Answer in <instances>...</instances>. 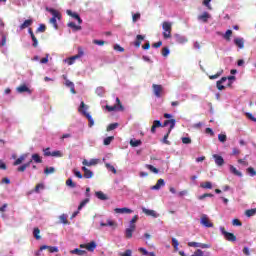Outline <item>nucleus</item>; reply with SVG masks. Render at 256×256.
Returning <instances> with one entry per match:
<instances>
[{
	"label": "nucleus",
	"mask_w": 256,
	"mask_h": 256,
	"mask_svg": "<svg viewBox=\"0 0 256 256\" xmlns=\"http://www.w3.org/2000/svg\"><path fill=\"white\" fill-rule=\"evenodd\" d=\"M114 213L120 214V215H124V214L131 215V213H133V210L130 209V208H126V207H124V208H115Z\"/></svg>",
	"instance_id": "10"
},
{
	"label": "nucleus",
	"mask_w": 256,
	"mask_h": 256,
	"mask_svg": "<svg viewBox=\"0 0 256 256\" xmlns=\"http://www.w3.org/2000/svg\"><path fill=\"white\" fill-rule=\"evenodd\" d=\"M31 161H34V163H43V159L39 154H33Z\"/></svg>",
	"instance_id": "34"
},
{
	"label": "nucleus",
	"mask_w": 256,
	"mask_h": 256,
	"mask_svg": "<svg viewBox=\"0 0 256 256\" xmlns=\"http://www.w3.org/2000/svg\"><path fill=\"white\" fill-rule=\"evenodd\" d=\"M70 253H71V255L83 256V255H86L87 251L81 250V249H79V248H76V249H74V250H71Z\"/></svg>",
	"instance_id": "30"
},
{
	"label": "nucleus",
	"mask_w": 256,
	"mask_h": 256,
	"mask_svg": "<svg viewBox=\"0 0 256 256\" xmlns=\"http://www.w3.org/2000/svg\"><path fill=\"white\" fill-rule=\"evenodd\" d=\"M255 213H256L255 209H249V210H246L245 215L247 217H253V215H255Z\"/></svg>",
	"instance_id": "55"
},
{
	"label": "nucleus",
	"mask_w": 256,
	"mask_h": 256,
	"mask_svg": "<svg viewBox=\"0 0 256 256\" xmlns=\"http://www.w3.org/2000/svg\"><path fill=\"white\" fill-rule=\"evenodd\" d=\"M16 91L18 93H28V95H31L33 93V91H31V89H29V87H27L25 84L18 86L16 88Z\"/></svg>",
	"instance_id": "12"
},
{
	"label": "nucleus",
	"mask_w": 256,
	"mask_h": 256,
	"mask_svg": "<svg viewBox=\"0 0 256 256\" xmlns=\"http://www.w3.org/2000/svg\"><path fill=\"white\" fill-rule=\"evenodd\" d=\"M136 221H139V216L138 215L133 216V218L130 221V227H136V225H135Z\"/></svg>",
	"instance_id": "51"
},
{
	"label": "nucleus",
	"mask_w": 256,
	"mask_h": 256,
	"mask_svg": "<svg viewBox=\"0 0 256 256\" xmlns=\"http://www.w3.org/2000/svg\"><path fill=\"white\" fill-rule=\"evenodd\" d=\"M27 159V154H22L19 158L16 159V161L13 163L14 167H17V165H21L23 161Z\"/></svg>",
	"instance_id": "27"
},
{
	"label": "nucleus",
	"mask_w": 256,
	"mask_h": 256,
	"mask_svg": "<svg viewBox=\"0 0 256 256\" xmlns=\"http://www.w3.org/2000/svg\"><path fill=\"white\" fill-rule=\"evenodd\" d=\"M175 40H176V43H179L180 45H184V43H187L188 41L185 36H181L179 34L175 36Z\"/></svg>",
	"instance_id": "26"
},
{
	"label": "nucleus",
	"mask_w": 256,
	"mask_h": 256,
	"mask_svg": "<svg viewBox=\"0 0 256 256\" xmlns=\"http://www.w3.org/2000/svg\"><path fill=\"white\" fill-rule=\"evenodd\" d=\"M68 27H70V29H73V31H81V26L80 25H76L75 22H69Z\"/></svg>",
	"instance_id": "33"
},
{
	"label": "nucleus",
	"mask_w": 256,
	"mask_h": 256,
	"mask_svg": "<svg viewBox=\"0 0 256 256\" xmlns=\"http://www.w3.org/2000/svg\"><path fill=\"white\" fill-rule=\"evenodd\" d=\"M230 172H232L233 175H236V177H243V174L239 172V170H237V168H235L233 165H230Z\"/></svg>",
	"instance_id": "32"
},
{
	"label": "nucleus",
	"mask_w": 256,
	"mask_h": 256,
	"mask_svg": "<svg viewBox=\"0 0 256 256\" xmlns=\"http://www.w3.org/2000/svg\"><path fill=\"white\" fill-rule=\"evenodd\" d=\"M98 163H99V159H91L90 161H88L87 159H84L82 161V165H84V167H93Z\"/></svg>",
	"instance_id": "13"
},
{
	"label": "nucleus",
	"mask_w": 256,
	"mask_h": 256,
	"mask_svg": "<svg viewBox=\"0 0 256 256\" xmlns=\"http://www.w3.org/2000/svg\"><path fill=\"white\" fill-rule=\"evenodd\" d=\"M87 203H89V198H85L82 202H80V204L78 206V211H81V209H83V207H85V205H87Z\"/></svg>",
	"instance_id": "43"
},
{
	"label": "nucleus",
	"mask_w": 256,
	"mask_h": 256,
	"mask_svg": "<svg viewBox=\"0 0 256 256\" xmlns=\"http://www.w3.org/2000/svg\"><path fill=\"white\" fill-rule=\"evenodd\" d=\"M172 245L176 251L179 249V241L176 238H172Z\"/></svg>",
	"instance_id": "56"
},
{
	"label": "nucleus",
	"mask_w": 256,
	"mask_h": 256,
	"mask_svg": "<svg viewBox=\"0 0 256 256\" xmlns=\"http://www.w3.org/2000/svg\"><path fill=\"white\" fill-rule=\"evenodd\" d=\"M45 249H48L49 253H59V248L57 246L43 245L40 247V251H45Z\"/></svg>",
	"instance_id": "14"
},
{
	"label": "nucleus",
	"mask_w": 256,
	"mask_h": 256,
	"mask_svg": "<svg viewBox=\"0 0 256 256\" xmlns=\"http://www.w3.org/2000/svg\"><path fill=\"white\" fill-rule=\"evenodd\" d=\"M50 23L53 25L54 29H59V25H57V18H51Z\"/></svg>",
	"instance_id": "59"
},
{
	"label": "nucleus",
	"mask_w": 256,
	"mask_h": 256,
	"mask_svg": "<svg viewBox=\"0 0 256 256\" xmlns=\"http://www.w3.org/2000/svg\"><path fill=\"white\" fill-rule=\"evenodd\" d=\"M114 225H115V222L112 220H107V223L105 222L100 223L101 227H114Z\"/></svg>",
	"instance_id": "36"
},
{
	"label": "nucleus",
	"mask_w": 256,
	"mask_h": 256,
	"mask_svg": "<svg viewBox=\"0 0 256 256\" xmlns=\"http://www.w3.org/2000/svg\"><path fill=\"white\" fill-rule=\"evenodd\" d=\"M40 189H45V185H43V184H37L36 186H35V189H34V191H35V193H39V190Z\"/></svg>",
	"instance_id": "61"
},
{
	"label": "nucleus",
	"mask_w": 256,
	"mask_h": 256,
	"mask_svg": "<svg viewBox=\"0 0 256 256\" xmlns=\"http://www.w3.org/2000/svg\"><path fill=\"white\" fill-rule=\"evenodd\" d=\"M173 24L171 22H163L162 29H163V37L164 39H171V31L173 30Z\"/></svg>",
	"instance_id": "2"
},
{
	"label": "nucleus",
	"mask_w": 256,
	"mask_h": 256,
	"mask_svg": "<svg viewBox=\"0 0 256 256\" xmlns=\"http://www.w3.org/2000/svg\"><path fill=\"white\" fill-rule=\"evenodd\" d=\"M161 187H165V180L163 178L158 179L156 185L152 186V191H159Z\"/></svg>",
	"instance_id": "16"
},
{
	"label": "nucleus",
	"mask_w": 256,
	"mask_h": 256,
	"mask_svg": "<svg viewBox=\"0 0 256 256\" xmlns=\"http://www.w3.org/2000/svg\"><path fill=\"white\" fill-rule=\"evenodd\" d=\"M207 197H213V194H211V193H205V194L199 196L198 199H199L200 201H203V199H205V198H207Z\"/></svg>",
	"instance_id": "62"
},
{
	"label": "nucleus",
	"mask_w": 256,
	"mask_h": 256,
	"mask_svg": "<svg viewBox=\"0 0 256 256\" xmlns=\"http://www.w3.org/2000/svg\"><path fill=\"white\" fill-rule=\"evenodd\" d=\"M119 127V123H112L107 126V131H114V129H117Z\"/></svg>",
	"instance_id": "44"
},
{
	"label": "nucleus",
	"mask_w": 256,
	"mask_h": 256,
	"mask_svg": "<svg viewBox=\"0 0 256 256\" xmlns=\"http://www.w3.org/2000/svg\"><path fill=\"white\" fill-rule=\"evenodd\" d=\"M59 219L63 223V225H69V220L67 219V214L60 215Z\"/></svg>",
	"instance_id": "38"
},
{
	"label": "nucleus",
	"mask_w": 256,
	"mask_h": 256,
	"mask_svg": "<svg viewBox=\"0 0 256 256\" xmlns=\"http://www.w3.org/2000/svg\"><path fill=\"white\" fill-rule=\"evenodd\" d=\"M231 35H233V30H227L223 37L225 40L231 41Z\"/></svg>",
	"instance_id": "40"
},
{
	"label": "nucleus",
	"mask_w": 256,
	"mask_h": 256,
	"mask_svg": "<svg viewBox=\"0 0 256 256\" xmlns=\"http://www.w3.org/2000/svg\"><path fill=\"white\" fill-rule=\"evenodd\" d=\"M106 168L109 170V171H112L114 173V175H117V169H115V167L109 163H106Z\"/></svg>",
	"instance_id": "50"
},
{
	"label": "nucleus",
	"mask_w": 256,
	"mask_h": 256,
	"mask_svg": "<svg viewBox=\"0 0 256 256\" xmlns=\"http://www.w3.org/2000/svg\"><path fill=\"white\" fill-rule=\"evenodd\" d=\"M234 44L239 49H244V47H245V39H243V38H235L234 39Z\"/></svg>",
	"instance_id": "24"
},
{
	"label": "nucleus",
	"mask_w": 256,
	"mask_h": 256,
	"mask_svg": "<svg viewBox=\"0 0 256 256\" xmlns=\"http://www.w3.org/2000/svg\"><path fill=\"white\" fill-rule=\"evenodd\" d=\"M66 13H67V15H69V17H72L73 19H76L78 21L79 25H81L83 23V19H81V16H79V14H77V12L67 10Z\"/></svg>",
	"instance_id": "11"
},
{
	"label": "nucleus",
	"mask_w": 256,
	"mask_h": 256,
	"mask_svg": "<svg viewBox=\"0 0 256 256\" xmlns=\"http://www.w3.org/2000/svg\"><path fill=\"white\" fill-rule=\"evenodd\" d=\"M146 169H149V171H152V173H159V169L155 168L153 165L151 164H146Z\"/></svg>",
	"instance_id": "42"
},
{
	"label": "nucleus",
	"mask_w": 256,
	"mask_h": 256,
	"mask_svg": "<svg viewBox=\"0 0 256 256\" xmlns=\"http://www.w3.org/2000/svg\"><path fill=\"white\" fill-rule=\"evenodd\" d=\"M188 247L200 248V249H211V244H203L199 242H188Z\"/></svg>",
	"instance_id": "6"
},
{
	"label": "nucleus",
	"mask_w": 256,
	"mask_h": 256,
	"mask_svg": "<svg viewBox=\"0 0 256 256\" xmlns=\"http://www.w3.org/2000/svg\"><path fill=\"white\" fill-rule=\"evenodd\" d=\"M159 127H163V124H161V121L160 120H154L153 125H152L151 130H150L151 133H153V134L157 133V129Z\"/></svg>",
	"instance_id": "22"
},
{
	"label": "nucleus",
	"mask_w": 256,
	"mask_h": 256,
	"mask_svg": "<svg viewBox=\"0 0 256 256\" xmlns=\"http://www.w3.org/2000/svg\"><path fill=\"white\" fill-rule=\"evenodd\" d=\"M139 19H141V13H135L132 15V21L133 23H137V21H139Z\"/></svg>",
	"instance_id": "49"
},
{
	"label": "nucleus",
	"mask_w": 256,
	"mask_h": 256,
	"mask_svg": "<svg viewBox=\"0 0 256 256\" xmlns=\"http://www.w3.org/2000/svg\"><path fill=\"white\" fill-rule=\"evenodd\" d=\"M45 175H50L51 173H55V168L54 167H47L44 170Z\"/></svg>",
	"instance_id": "53"
},
{
	"label": "nucleus",
	"mask_w": 256,
	"mask_h": 256,
	"mask_svg": "<svg viewBox=\"0 0 256 256\" xmlns=\"http://www.w3.org/2000/svg\"><path fill=\"white\" fill-rule=\"evenodd\" d=\"M120 256H133V251H131V249H127L124 253H121Z\"/></svg>",
	"instance_id": "60"
},
{
	"label": "nucleus",
	"mask_w": 256,
	"mask_h": 256,
	"mask_svg": "<svg viewBox=\"0 0 256 256\" xmlns=\"http://www.w3.org/2000/svg\"><path fill=\"white\" fill-rule=\"evenodd\" d=\"M142 143L143 142L141 140H135V139L130 140L131 147H139V145H141Z\"/></svg>",
	"instance_id": "37"
},
{
	"label": "nucleus",
	"mask_w": 256,
	"mask_h": 256,
	"mask_svg": "<svg viewBox=\"0 0 256 256\" xmlns=\"http://www.w3.org/2000/svg\"><path fill=\"white\" fill-rule=\"evenodd\" d=\"M152 89L155 97H157L158 99L161 98V95L163 93V86L159 84H153Z\"/></svg>",
	"instance_id": "7"
},
{
	"label": "nucleus",
	"mask_w": 256,
	"mask_h": 256,
	"mask_svg": "<svg viewBox=\"0 0 256 256\" xmlns=\"http://www.w3.org/2000/svg\"><path fill=\"white\" fill-rule=\"evenodd\" d=\"M46 29L47 26H45V24H40V26L36 30V33H45Z\"/></svg>",
	"instance_id": "47"
},
{
	"label": "nucleus",
	"mask_w": 256,
	"mask_h": 256,
	"mask_svg": "<svg viewBox=\"0 0 256 256\" xmlns=\"http://www.w3.org/2000/svg\"><path fill=\"white\" fill-rule=\"evenodd\" d=\"M182 143H184V145H189V144H191V138H189V137H183V138H182Z\"/></svg>",
	"instance_id": "64"
},
{
	"label": "nucleus",
	"mask_w": 256,
	"mask_h": 256,
	"mask_svg": "<svg viewBox=\"0 0 256 256\" xmlns=\"http://www.w3.org/2000/svg\"><path fill=\"white\" fill-rule=\"evenodd\" d=\"M167 125H170L168 131L169 133H171V131L175 129V119L165 120L164 123L162 124V127H167Z\"/></svg>",
	"instance_id": "17"
},
{
	"label": "nucleus",
	"mask_w": 256,
	"mask_h": 256,
	"mask_svg": "<svg viewBox=\"0 0 256 256\" xmlns=\"http://www.w3.org/2000/svg\"><path fill=\"white\" fill-rule=\"evenodd\" d=\"M171 134V132H168L164 135L162 143H164L165 145H171V142L167 139H169V135Z\"/></svg>",
	"instance_id": "39"
},
{
	"label": "nucleus",
	"mask_w": 256,
	"mask_h": 256,
	"mask_svg": "<svg viewBox=\"0 0 256 256\" xmlns=\"http://www.w3.org/2000/svg\"><path fill=\"white\" fill-rule=\"evenodd\" d=\"M7 45V35L5 33L0 34V46L5 47Z\"/></svg>",
	"instance_id": "31"
},
{
	"label": "nucleus",
	"mask_w": 256,
	"mask_h": 256,
	"mask_svg": "<svg viewBox=\"0 0 256 256\" xmlns=\"http://www.w3.org/2000/svg\"><path fill=\"white\" fill-rule=\"evenodd\" d=\"M50 157H63V152L59 151V150L53 151V152H51Z\"/></svg>",
	"instance_id": "48"
},
{
	"label": "nucleus",
	"mask_w": 256,
	"mask_h": 256,
	"mask_svg": "<svg viewBox=\"0 0 256 256\" xmlns=\"http://www.w3.org/2000/svg\"><path fill=\"white\" fill-rule=\"evenodd\" d=\"M87 109H89V106L85 105V102L82 101L78 108V111L79 113H82V115H84L86 119H88L89 127H93L95 125V121L93 120V117L91 116V114L87 112Z\"/></svg>",
	"instance_id": "1"
},
{
	"label": "nucleus",
	"mask_w": 256,
	"mask_h": 256,
	"mask_svg": "<svg viewBox=\"0 0 256 256\" xmlns=\"http://www.w3.org/2000/svg\"><path fill=\"white\" fill-rule=\"evenodd\" d=\"M64 81H65V85L66 87L70 88V91L73 95L77 94V91H75V84L73 82H71L69 79H67V75H63L62 76Z\"/></svg>",
	"instance_id": "8"
},
{
	"label": "nucleus",
	"mask_w": 256,
	"mask_h": 256,
	"mask_svg": "<svg viewBox=\"0 0 256 256\" xmlns=\"http://www.w3.org/2000/svg\"><path fill=\"white\" fill-rule=\"evenodd\" d=\"M31 25H33V20L32 19H28L25 20L21 25H20V29H27V27H31Z\"/></svg>",
	"instance_id": "29"
},
{
	"label": "nucleus",
	"mask_w": 256,
	"mask_h": 256,
	"mask_svg": "<svg viewBox=\"0 0 256 256\" xmlns=\"http://www.w3.org/2000/svg\"><path fill=\"white\" fill-rule=\"evenodd\" d=\"M66 185H67L68 187H71L72 189H74V187H77V184H75V183L73 182V179H71V178H69V179L66 180Z\"/></svg>",
	"instance_id": "46"
},
{
	"label": "nucleus",
	"mask_w": 256,
	"mask_h": 256,
	"mask_svg": "<svg viewBox=\"0 0 256 256\" xmlns=\"http://www.w3.org/2000/svg\"><path fill=\"white\" fill-rule=\"evenodd\" d=\"M107 111L110 113L112 111H125V107H123V104L121 103V99L118 97L116 98V104L114 106L106 105Z\"/></svg>",
	"instance_id": "3"
},
{
	"label": "nucleus",
	"mask_w": 256,
	"mask_h": 256,
	"mask_svg": "<svg viewBox=\"0 0 256 256\" xmlns=\"http://www.w3.org/2000/svg\"><path fill=\"white\" fill-rule=\"evenodd\" d=\"M213 158L215 159V163L216 165H218V167H223V165H225V160L223 159V156L214 154Z\"/></svg>",
	"instance_id": "19"
},
{
	"label": "nucleus",
	"mask_w": 256,
	"mask_h": 256,
	"mask_svg": "<svg viewBox=\"0 0 256 256\" xmlns=\"http://www.w3.org/2000/svg\"><path fill=\"white\" fill-rule=\"evenodd\" d=\"M95 195H96L97 199H100V201H107V199H109L107 197V195L105 193H103L102 191L95 192Z\"/></svg>",
	"instance_id": "28"
},
{
	"label": "nucleus",
	"mask_w": 256,
	"mask_h": 256,
	"mask_svg": "<svg viewBox=\"0 0 256 256\" xmlns=\"http://www.w3.org/2000/svg\"><path fill=\"white\" fill-rule=\"evenodd\" d=\"M82 171L84 172L85 179H93V171L89 170L86 166L82 167Z\"/></svg>",
	"instance_id": "23"
},
{
	"label": "nucleus",
	"mask_w": 256,
	"mask_h": 256,
	"mask_svg": "<svg viewBox=\"0 0 256 256\" xmlns=\"http://www.w3.org/2000/svg\"><path fill=\"white\" fill-rule=\"evenodd\" d=\"M247 173H249L250 177H255V175H256L255 168H253V167L247 168Z\"/></svg>",
	"instance_id": "52"
},
{
	"label": "nucleus",
	"mask_w": 256,
	"mask_h": 256,
	"mask_svg": "<svg viewBox=\"0 0 256 256\" xmlns=\"http://www.w3.org/2000/svg\"><path fill=\"white\" fill-rule=\"evenodd\" d=\"M136 227L137 226H129V228L125 230L126 239H131L133 237V233L135 232Z\"/></svg>",
	"instance_id": "20"
},
{
	"label": "nucleus",
	"mask_w": 256,
	"mask_h": 256,
	"mask_svg": "<svg viewBox=\"0 0 256 256\" xmlns=\"http://www.w3.org/2000/svg\"><path fill=\"white\" fill-rule=\"evenodd\" d=\"M143 41H145V36L138 34L136 36V40L133 43L134 47H136V49H139V47H141V42Z\"/></svg>",
	"instance_id": "18"
},
{
	"label": "nucleus",
	"mask_w": 256,
	"mask_h": 256,
	"mask_svg": "<svg viewBox=\"0 0 256 256\" xmlns=\"http://www.w3.org/2000/svg\"><path fill=\"white\" fill-rule=\"evenodd\" d=\"M218 141H220V143H225V141H227V135L219 134L218 135Z\"/></svg>",
	"instance_id": "54"
},
{
	"label": "nucleus",
	"mask_w": 256,
	"mask_h": 256,
	"mask_svg": "<svg viewBox=\"0 0 256 256\" xmlns=\"http://www.w3.org/2000/svg\"><path fill=\"white\" fill-rule=\"evenodd\" d=\"M142 213H145L148 217H154V219H157L159 217V214L155 212V210H149L145 207L142 208Z\"/></svg>",
	"instance_id": "15"
},
{
	"label": "nucleus",
	"mask_w": 256,
	"mask_h": 256,
	"mask_svg": "<svg viewBox=\"0 0 256 256\" xmlns=\"http://www.w3.org/2000/svg\"><path fill=\"white\" fill-rule=\"evenodd\" d=\"M47 11L51 13L52 18L61 20V13L53 8H47Z\"/></svg>",
	"instance_id": "25"
},
{
	"label": "nucleus",
	"mask_w": 256,
	"mask_h": 256,
	"mask_svg": "<svg viewBox=\"0 0 256 256\" xmlns=\"http://www.w3.org/2000/svg\"><path fill=\"white\" fill-rule=\"evenodd\" d=\"M201 225L207 228L213 227V222L209 220V217H207L206 214H203L200 220Z\"/></svg>",
	"instance_id": "9"
},
{
	"label": "nucleus",
	"mask_w": 256,
	"mask_h": 256,
	"mask_svg": "<svg viewBox=\"0 0 256 256\" xmlns=\"http://www.w3.org/2000/svg\"><path fill=\"white\" fill-rule=\"evenodd\" d=\"M80 249H87V251L93 253V251L97 249V243L95 241H91L87 244H80Z\"/></svg>",
	"instance_id": "5"
},
{
	"label": "nucleus",
	"mask_w": 256,
	"mask_h": 256,
	"mask_svg": "<svg viewBox=\"0 0 256 256\" xmlns=\"http://www.w3.org/2000/svg\"><path fill=\"white\" fill-rule=\"evenodd\" d=\"M40 233H41V230L39 228H34L33 235L35 239L37 240L41 239Z\"/></svg>",
	"instance_id": "45"
},
{
	"label": "nucleus",
	"mask_w": 256,
	"mask_h": 256,
	"mask_svg": "<svg viewBox=\"0 0 256 256\" xmlns=\"http://www.w3.org/2000/svg\"><path fill=\"white\" fill-rule=\"evenodd\" d=\"M202 189H213V184L211 182H203L200 184Z\"/></svg>",
	"instance_id": "35"
},
{
	"label": "nucleus",
	"mask_w": 256,
	"mask_h": 256,
	"mask_svg": "<svg viewBox=\"0 0 256 256\" xmlns=\"http://www.w3.org/2000/svg\"><path fill=\"white\" fill-rule=\"evenodd\" d=\"M232 225H234V227H241L243 225V223H241V220H239V219H234L232 221Z\"/></svg>",
	"instance_id": "57"
},
{
	"label": "nucleus",
	"mask_w": 256,
	"mask_h": 256,
	"mask_svg": "<svg viewBox=\"0 0 256 256\" xmlns=\"http://www.w3.org/2000/svg\"><path fill=\"white\" fill-rule=\"evenodd\" d=\"M115 139V136H109L104 139L103 145H111V142Z\"/></svg>",
	"instance_id": "41"
},
{
	"label": "nucleus",
	"mask_w": 256,
	"mask_h": 256,
	"mask_svg": "<svg viewBox=\"0 0 256 256\" xmlns=\"http://www.w3.org/2000/svg\"><path fill=\"white\" fill-rule=\"evenodd\" d=\"M220 231L226 241H230L231 243H235V241H237V236H235V234L231 232H227V230H225V227H220Z\"/></svg>",
	"instance_id": "4"
},
{
	"label": "nucleus",
	"mask_w": 256,
	"mask_h": 256,
	"mask_svg": "<svg viewBox=\"0 0 256 256\" xmlns=\"http://www.w3.org/2000/svg\"><path fill=\"white\" fill-rule=\"evenodd\" d=\"M246 117L247 119H249L250 121H253L254 123H256V118L255 116H253V114L249 113V112H246Z\"/></svg>",
	"instance_id": "58"
},
{
	"label": "nucleus",
	"mask_w": 256,
	"mask_h": 256,
	"mask_svg": "<svg viewBox=\"0 0 256 256\" xmlns=\"http://www.w3.org/2000/svg\"><path fill=\"white\" fill-rule=\"evenodd\" d=\"M209 19H211V14H209V12H204L198 16V21H202V23H207Z\"/></svg>",
	"instance_id": "21"
},
{
	"label": "nucleus",
	"mask_w": 256,
	"mask_h": 256,
	"mask_svg": "<svg viewBox=\"0 0 256 256\" xmlns=\"http://www.w3.org/2000/svg\"><path fill=\"white\" fill-rule=\"evenodd\" d=\"M169 53H170L169 48H167V47L162 48L163 57H167L169 55Z\"/></svg>",
	"instance_id": "63"
}]
</instances>
